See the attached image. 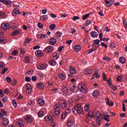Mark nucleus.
Listing matches in <instances>:
<instances>
[{"instance_id":"22","label":"nucleus","mask_w":127,"mask_h":127,"mask_svg":"<svg viewBox=\"0 0 127 127\" xmlns=\"http://www.w3.org/2000/svg\"><path fill=\"white\" fill-rule=\"evenodd\" d=\"M31 41H32V39H28V38H26V40L24 42V46H26L28 43H29Z\"/></svg>"},{"instance_id":"1","label":"nucleus","mask_w":127,"mask_h":127,"mask_svg":"<svg viewBox=\"0 0 127 127\" xmlns=\"http://www.w3.org/2000/svg\"><path fill=\"white\" fill-rule=\"evenodd\" d=\"M81 104H77L74 108L72 109V112L74 115H83V108L81 106Z\"/></svg>"},{"instance_id":"16","label":"nucleus","mask_w":127,"mask_h":127,"mask_svg":"<svg viewBox=\"0 0 127 127\" xmlns=\"http://www.w3.org/2000/svg\"><path fill=\"white\" fill-rule=\"evenodd\" d=\"M40 19L42 22L46 21L48 19V16L47 15H42L40 17Z\"/></svg>"},{"instance_id":"6","label":"nucleus","mask_w":127,"mask_h":127,"mask_svg":"<svg viewBox=\"0 0 127 127\" xmlns=\"http://www.w3.org/2000/svg\"><path fill=\"white\" fill-rule=\"evenodd\" d=\"M54 109L56 115L58 116L60 114V107L59 104H57L54 106Z\"/></svg>"},{"instance_id":"19","label":"nucleus","mask_w":127,"mask_h":127,"mask_svg":"<svg viewBox=\"0 0 127 127\" xmlns=\"http://www.w3.org/2000/svg\"><path fill=\"white\" fill-rule=\"evenodd\" d=\"M37 87L40 90H43L44 89V84L43 83H37Z\"/></svg>"},{"instance_id":"5","label":"nucleus","mask_w":127,"mask_h":127,"mask_svg":"<svg viewBox=\"0 0 127 127\" xmlns=\"http://www.w3.org/2000/svg\"><path fill=\"white\" fill-rule=\"evenodd\" d=\"M24 120L28 124H31L33 122V117L30 115H27L24 118Z\"/></svg>"},{"instance_id":"55","label":"nucleus","mask_w":127,"mask_h":127,"mask_svg":"<svg viewBox=\"0 0 127 127\" xmlns=\"http://www.w3.org/2000/svg\"><path fill=\"white\" fill-rule=\"evenodd\" d=\"M69 88H70V91H74V90H75V88H76V86L74 85H70Z\"/></svg>"},{"instance_id":"47","label":"nucleus","mask_w":127,"mask_h":127,"mask_svg":"<svg viewBox=\"0 0 127 127\" xmlns=\"http://www.w3.org/2000/svg\"><path fill=\"white\" fill-rule=\"evenodd\" d=\"M6 14L2 11H0V17H5Z\"/></svg>"},{"instance_id":"2","label":"nucleus","mask_w":127,"mask_h":127,"mask_svg":"<svg viewBox=\"0 0 127 127\" xmlns=\"http://www.w3.org/2000/svg\"><path fill=\"white\" fill-rule=\"evenodd\" d=\"M95 120L96 121V123L98 125L101 124V122L102 121V114L100 111H97L95 114Z\"/></svg>"},{"instance_id":"18","label":"nucleus","mask_w":127,"mask_h":127,"mask_svg":"<svg viewBox=\"0 0 127 127\" xmlns=\"http://www.w3.org/2000/svg\"><path fill=\"white\" fill-rule=\"evenodd\" d=\"M45 120L46 122H48V123H49V122H53V119H52V116H46Z\"/></svg>"},{"instance_id":"48","label":"nucleus","mask_w":127,"mask_h":127,"mask_svg":"<svg viewBox=\"0 0 127 127\" xmlns=\"http://www.w3.org/2000/svg\"><path fill=\"white\" fill-rule=\"evenodd\" d=\"M90 16V14L87 13L82 16V20H85L88 18V17Z\"/></svg>"},{"instance_id":"42","label":"nucleus","mask_w":127,"mask_h":127,"mask_svg":"<svg viewBox=\"0 0 127 127\" xmlns=\"http://www.w3.org/2000/svg\"><path fill=\"white\" fill-rule=\"evenodd\" d=\"M120 62H121V63H122V64H125V63H126V59H125V58L124 57H121L120 59Z\"/></svg>"},{"instance_id":"29","label":"nucleus","mask_w":127,"mask_h":127,"mask_svg":"<svg viewBox=\"0 0 127 127\" xmlns=\"http://www.w3.org/2000/svg\"><path fill=\"white\" fill-rule=\"evenodd\" d=\"M69 71L71 74H76V69L72 66H69Z\"/></svg>"},{"instance_id":"15","label":"nucleus","mask_w":127,"mask_h":127,"mask_svg":"<svg viewBox=\"0 0 127 127\" xmlns=\"http://www.w3.org/2000/svg\"><path fill=\"white\" fill-rule=\"evenodd\" d=\"M9 124V121L7 118H3L2 121V124L4 127H6V126H8Z\"/></svg>"},{"instance_id":"45","label":"nucleus","mask_w":127,"mask_h":127,"mask_svg":"<svg viewBox=\"0 0 127 127\" xmlns=\"http://www.w3.org/2000/svg\"><path fill=\"white\" fill-rule=\"evenodd\" d=\"M94 45H97V46H99L100 45V41L99 39H96L94 41Z\"/></svg>"},{"instance_id":"7","label":"nucleus","mask_w":127,"mask_h":127,"mask_svg":"<svg viewBox=\"0 0 127 127\" xmlns=\"http://www.w3.org/2000/svg\"><path fill=\"white\" fill-rule=\"evenodd\" d=\"M1 28L3 30H7V29H10V26L7 23H3L1 25Z\"/></svg>"},{"instance_id":"50","label":"nucleus","mask_w":127,"mask_h":127,"mask_svg":"<svg viewBox=\"0 0 127 127\" xmlns=\"http://www.w3.org/2000/svg\"><path fill=\"white\" fill-rule=\"evenodd\" d=\"M0 43L1 44H4V38L3 37H0Z\"/></svg>"},{"instance_id":"59","label":"nucleus","mask_w":127,"mask_h":127,"mask_svg":"<svg viewBox=\"0 0 127 127\" xmlns=\"http://www.w3.org/2000/svg\"><path fill=\"white\" fill-rule=\"evenodd\" d=\"M38 27L39 28L42 29V28H43V25L42 24V23H41L40 22H38Z\"/></svg>"},{"instance_id":"49","label":"nucleus","mask_w":127,"mask_h":127,"mask_svg":"<svg viewBox=\"0 0 127 127\" xmlns=\"http://www.w3.org/2000/svg\"><path fill=\"white\" fill-rule=\"evenodd\" d=\"M91 22L92 21H91V20H87L86 22L85 23V26H89V25L91 24Z\"/></svg>"},{"instance_id":"21","label":"nucleus","mask_w":127,"mask_h":127,"mask_svg":"<svg viewBox=\"0 0 127 127\" xmlns=\"http://www.w3.org/2000/svg\"><path fill=\"white\" fill-rule=\"evenodd\" d=\"M100 74H99V73L98 72V71H96L95 72V74L91 77V79L94 80V79H95V78H97V79H98V78L100 77Z\"/></svg>"},{"instance_id":"34","label":"nucleus","mask_w":127,"mask_h":127,"mask_svg":"<svg viewBox=\"0 0 127 127\" xmlns=\"http://www.w3.org/2000/svg\"><path fill=\"white\" fill-rule=\"evenodd\" d=\"M67 127H72L74 125V122L71 120H69L67 123H66Z\"/></svg>"},{"instance_id":"3","label":"nucleus","mask_w":127,"mask_h":127,"mask_svg":"<svg viewBox=\"0 0 127 127\" xmlns=\"http://www.w3.org/2000/svg\"><path fill=\"white\" fill-rule=\"evenodd\" d=\"M78 88L79 90H80L81 93H84V94L87 93V89L86 88V86L85 85H84V84L82 83H79Z\"/></svg>"},{"instance_id":"8","label":"nucleus","mask_w":127,"mask_h":127,"mask_svg":"<svg viewBox=\"0 0 127 127\" xmlns=\"http://www.w3.org/2000/svg\"><path fill=\"white\" fill-rule=\"evenodd\" d=\"M45 52H47V53H50L51 52H53L54 51V47L51 46H49L47 47L45 49H44Z\"/></svg>"},{"instance_id":"24","label":"nucleus","mask_w":127,"mask_h":127,"mask_svg":"<svg viewBox=\"0 0 127 127\" xmlns=\"http://www.w3.org/2000/svg\"><path fill=\"white\" fill-rule=\"evenodd\" d=\"M38 38H45L47 37V34H39L37 35Z\"/></svg>"},{"instance_id":"53","label":"nucleus","mask_w":127,"mask_h":127,"mask_svg":"<svg viewBox=\"0 0 127 127\" xmlns=\"http://www.w3.org/2000/svg\"><path fill=\"white\" fill-rule=\"evenodd\" d=\"M71 113V109L70 108H67L65 110V112L64 113L65 114L68 115Z\"/></svg>"},{"instance_id":"54","label":"nucleus","mask_w":127,"mask_h":127,"mask_svg":"<svg viewBox=\"0 0 127 127\" xmlns=\"http://www.w3.org/2000/svg\"><path fill=\"white\" fill-rule=\"evenodd\" d=\"M80 17L78 16H74L72 18V20H73L74 21H76V20H77V19H79Z\"/></svg>"},{"instance_id":"20","label":"nucleus","mask_w":127,"mask_h":127,"mask_svg":"<svg viewBox=\"0 0 127 127\" xmlns=\"http://www.w3.org/2000/svg\"><path fill=\"white\" fill-rule=\"evenodd\" d=\"M56 42H57V40H56L55 38H51L50 39V45H54Z\"/></svg>"},{"instance_id":"35","label":"nucleus","mask_w":127,"mask_h":127,"mask_svg":"<svg viewBox=\"0 0 127 127\" xmlns=\"http://www.w3.org/2000/svg\"><path fill=\"white\" fill-rule=\"evenodd\" d=\"M61 91L63 92V93L65 94L68 92V88H67V87L63 86Z\"/></svg>"},{"instance_id":"32","label":"nucleus","mask_w":127,"mask_h":127,"mask_svg":"<svg viewBox=\"0 0 127 127\" xmlns=\"http://www.w3.org/2000/svg\"><path fill=\"white\" fill-rule=\"evenodd\" d=\"M49 64L51 66H56L57 62L54 60H51L49 61Z\"/></svg>"},{"instance_id":"4","label":"nucleus","mask_w":127,"mask_h":127,"mask_svg":"<svg viewBox=\"0 0 127 127\" xmlns=\"http://www.w3.org/2000/svg\"><path fill=\"white\" fill-rule=\"evenodd\" d=\"M59 103L61 105L62 109H65L67 107V103L64 99L60 98L59 99Z\"/></svg>"},{"instance_id":"30","label":"nucleus","mask_w":127,"mask_h":127,"mask_svg":"<svg viewBox=\"0 0 127 127\" xmlns=\"http://www.w3.org/2000/svg\"><path fill=\"white\" fill-rule=\"evenodd\" d=\"M20 30H16L13 32L12 33V36H14V35H17V34H20Z\"/></svg>"},{"instance_id":"56","label":"nucleus","mask_w":127,"mask_h":127,"mask_svg":"<svg viewBox=\"0 0 127 127\" xmlns=\"http://www.w3.org/2000/svg\"><path fill=\"white\" fill-rule=\"evenodd\" d=\"M1 112L2 114H3V116H7V112H6L4 109H1Z\"/></svg>"},{"instance_id":"39","label":"nucleus","mask_w":127,"mask_h":127,"mask_svg":"<svg viewBox=\"0 0 127 127\" xmlns=\"http://www.w3.org/2000/svg\"><path fill=\"white\" fill-rule=\"evenodd\" d=\"M38 116L39 118H42L44 116V113L42 111H40L38 113Z\"/></svg>"},{"instance_id":"52","label":"nucleus","mask_w":127,"mask_h":127,"mask_svg":"<svg viewBox=\"0 0 127 127\" xmlns=\"http://www.w3.org/2000/svg\"><path fill=\"white\" fill-rule=\"evenodd\" d=\"M6 80L7 81V82L9 83V84H11V82H12V80L11 78L10 77H7L6 78Z\"/></svg>"},{"instance_id":"37","label":"nucleus","mask_w":127,"mask_h":127,"mask_svg":"<svg viewBox=\"0 0 127 127\" xmlns=\"http://www.w3.org/2000/svg\"><path fill=\"white\" fill-rule=\"evenodd\" d=\"M93 73V70L92 69H87L84 71V73L86 75H89Z\"/></svg>"},{"instance_id":"25","label":"nucleus","mask_w":127,"mask_h":127,"mask_svg":"<svg viewBox=\"0 0 127 127\" xmlns=\"http://www.w3.org/2000/svg\"><path fill=\"white\" fill-rule=\"evenodd\" d=\"M81 46H80L79 45H76L74 47V50H75V51H76V52H79V51L81 50Z\"/></svg>"},{"instance_id":"28","label":"nucleus","mask_w":127,"mask_h":127,"mask_svg":"<svg viewBox=\"0 0 127 127\" xmlns=\"http://www.w3.org/2000/svg\"><path fill=\"white\" fill-rule=\"evenodd\" d=\"M88 117L89 118H94L95 117V113L93 110H90L88 113Z\"/></svg>"},{"instance_id":"26","label":"nucleus","mask_w":127,"mask_h":127,"mask_svg":"<svg viewBox=\"0 0 127 127\" xmlns=\"http://www.w3.org/2000/svg\"><path fill=\"white\" fill-rule=\"evenodd\" d=\"M59 78H60V79L61 80H65V79H66V75L62 73H61L59 74Z\"/></svg>"},{"instance_id":"44","label":"nucleus","mask_w":127,"mask_h":127,"mask_svg":"<svg viewBox=\"0 0 127 127\" xmlns=\"http://www.w3.org/2000/svg\"><path fill=\"white\" fill-rule=\"evenodd\" d=\"M24 62L26 64H28L30 62V59L29 58V57L27 56L25 58Z\"/></svg>"},{"instance_id":"40","label":"nucleus","mask_w":127,"mask_h":127,"mask_svg":"<svg viewBox=\"0 0 127 127\" xmlns=\"http://www.w3.org/2000/svg\"><path fill=\"white\" fill-rule=\"evenodd\" d=\"M56 28V25L55 24H52L49 26V28L51 30H54L55 28Z\"/></svg>"},{"instance_id":"27","label":"nucleus","mask_w":127,"mask_h":127,"mask_svg":"<svg viewBox=\"0 0 127 127\" xmlns=\"http://www.w3.org/2000/svg\"><path fill=\"white\" fill-rule=\"evenodd\" d=\"M104 120L107 122V123H109L110 122V115H104Z\"/></svg>"},{"instance_id":"41","label":"nucleus","mask_w":127,"mask_h":127,"mask_svg":"<svg viewBox=\"0 0 127 127\" xmlns=\"http://www.w3.org/2000/svg\"><path fill=\"white\" fill-rule=\"evenodd\" d=\"M91 36L92 37H97L98 36V33L95 31H93L91 33Z\"/></svg>"},{"instance_id":"14","label":"nucleus","mask_w":127,"mask_h":127,"mask_svg":"<svg viewBox=\"0 0 127 127\" xmlns=\"http://www.w3.org/2000/svg\"><path fill=\"white\" fill-rule=\"evenodd\" d=\"M17 126L19 127H23L24 125V122L22 120L17 121L16 123Z\"/></svg>"},{"instance_id":"13","label":"nucleus","mask_w":127,"mask_h":127,"mask_svg":"<svg viewBox=\"0 0 127 127\" xmlns=\"http://www.w3.org/2000/svg\"><path fill=\"white\" fill-rule=\"evenodd\" d=\"M12 14L13 16L16 15V14H20L19 9H18V8H15L13 10Z\"/></svg>"},{"instance_id":"9","label":"nucleus","mask_w":127,"mask_h":127,"mask_svg":"<svg viewBox=\"0 0 127 127\" xmlns=\"http://www.w3.org/2000/svg\"><path fill=\"white\" fill-rule=\"evenodd\" d=\"M0 2H2L4 4H5L7 7H10L11 6V1L8 0H0Z\"/></svg>"},{"instance_id":"46","label":"nucleus","mask_w":127,"mask_h":127,"mask_svg":"<svg viewBox=\"0 0 127 127\" xmlns=\"http://www.w3.org/2000/svg\"><path fill=\"white\" fill-rule=\"evenodd\" d=\"M95 49H93V48L91 49H89L88 50H87L86 52V54H90V53H92V52H94V51H95Z\"/></svg>"},{"instance_id":"10","label":"nucleus","mask_w":127,"mask_h":127,"mask_svg":"<svg viewBox=\"0 0 127 127\" xmlns=\"http://www.w3.org/2000/svg\"><path fill=\"white\" fill-rule=\"evenodd\" d=\"M47 68V64H39L37 66L38 70H45Z\"/></svg>"},{"instance_id":"33","label":"nucleus","mask_w":127,"mask_h":127,"mask_svg":"<svg viewBox=\"0 0 127 127\" xmlns=\"http://www.w3.org/2000/svg\"><path fill=\"white\" fill-rule=\"evenodd\" d=\"M35 105V101L34 100H31L29 101L27 104L28 106H34Z\"/></svg>"},{"instance_id":"60","label":"nucleus","mask_w":127,"mask_h":127,"mask_svg":"<svg viewBox=\"0 0 127 127\" xmlns=\"http://www.w3.org/2000/svg\"><path fill=\"white\" fill-rule=\"evenodd\" d=\"M16 83H17V81H16V80L14 79L13 81L12 80L11 84L13 86H15V85H16Z\"/></svg>"},{"instance_id":"57","label":"nucleus","mask_w":127,"mask_h":127,"mask_svg":"<svg viewBox=\"0 0 127 127\" xmlns=\"http://www.w3.org/2000/svg\"><path fill=\"white\" fill-rule=\"evenodd\" d=\"M122 79H123V76H122V75L118 76L117 77L118 82H122Z\"/></svg>"},{"instance_id":"11","label":"nucleus","mask_w":127,"mask_h":127,"mask_svg":"<svg viewBox=\"0 0 127 127\" xmlns=\"http://www.w3.org/2000/svg\"><path fill=\"white\" fill-rule=\"evenodd\" d=\"M26 94H30L31 93V91H32V87H31V85L29 84H27L26 85Z\"/></svg>"},{"instance_id":"12","label":"nucleus","mask_w":127,"mask_h":127,"mask_svg":"<svg viewBox=\"0 0 127 127\" xmlns=\"http://www.w3.org/2000/svg\"><path fill=\"white\" fill-rule=\"evenodd\" d=\"M105 3H106V6L110 7L111 5H113L115 3V0H112L110 1L105 0Z\"/></svg>"},{"instance_id":"61","label":"nucleus","mask_w":127,"mask_h":127,"mask_svg":"<svg viewBox=\"0 0 127 127\" xmlns=\"http://www.w3.org/2000/svg\"><path fill=\"white\" fill-rule=\"evenodd\" d=\"M66 117H67V114H66V113H63L62 115V119H63V120H64V119L66 118Z\"/></svg>"},{"instance_id":"62","label":"nucleus","mask_w":127,"mask_h":127,"mask_svg":"<svg viewBox=\"0 0 127 127\" xmlns=\"http://www.w3.org/2000/svg\"><path fill=\"white\" fill-rule=\"evenodd\" d=\"M25 80L26 82H30V81H31V78L28 76H27L25 77Z\"/></svg>"},{"instance_id":"43","label":"nucleus","mask_w":127,"mask_h":127,"mask_svg":"<svg viewBox=\"0 0 127 127\" xmlns=\"http://www.w3.org/2000/svg\"><path fill=\"white\" fill-rule=\"evenodd\" d=\"M53 56L54 59L57 60V59L59 58V54L58 53L53 54Z\"/></svg>"},{"instance_id":"51","label":"nucleus","mask_w":127,"mask_h":127,"mask_svg":"<svg viewBox=\"0 0 127 127\" xmlns=\"http://www.w3.org/2000/svg\"><path fill=\"white\" fill-rule=\"evenodd\" d=\"M103 60L104 61H107V62H109V61H111V58H110L108 57H104L103 58Z\"/></svg>"},{"instance_id":"64","label":"nucleus","mask_w":127,"mask_h":127,"mask_svg":"<svg viewBox=\"0 0 127 127\" xmlns=\"http://www.w3.org/2000/svg\"><path fill=\"white\" fill-rule=\"evenodd\" d=\"M123 23H124V26L125 27V29H126V30H127V21L124 20Z\"/></svg>"},{"instance_id":"63","label":"nucleus","mask_w":127,"mask_h":127,"mask_svg":"<svg viewBox=\"0 0 127 127\" xmlns=\"http://www.w3.org/2000/svg\"><path fill=\"white\" fill-rule=\"evenodd\" d=\"M7 70H8V69L7 68H4L3 69H2V74H5V72H6V71H7Z\"/></svg>"},{"instance_id":"17","label":"nucleus","mask_w":127,"mask_h":127,"mask_svg":"<svg viewBox=\"0 0 127 127\" xmlns=\"http://www.w3.org/2000/svg\"><path fill=\"white\" fill-rule=\"evenodd\" d=\"M35 54H36V56H38V57H41L42 56H43V54L42 53V52L39 50H37Z\"/></svg>"},{"instance_id":"23","label":"nucleus","mask_w":127,"mask_h":127,"mask_svg":"<svg viewBox=\"0 0 127 127\" xmlns=\"http://www.w3.org/2000/svg\"><path fill=\"white\" fill-rule=\"evenodd\" d=\"M38 103L41 106H43L45 104V101L43 99L40 98L38 100Z\"/></svg>"},{"instance_id":"58","label":"nucleus","mask_w":127,"mask_h":127,"mask_svg":"<svg viewBox=\"0 0 127 127\" xmlns=\"http://www.w3.org/2000/svg\"><path fill=\"white\" fill-rule=\"evenodd\" d=\"M12 55H14V56H16L18 54V52L16 50H14L12 53Z\"/></svg>"},{"instance_id":"36","label":"nucleus","mask_w":127,"mask_h":127,"mask_svg":"<svg viewBox=\"0 0 127 127\" xmlns=\"http://www.w3.org/2000/svg\"><path fill=\"white\" fill-rule=\"evenodd\" d=\"M106 100L107 101V103L109 105V106H111V107H113V106H114V102H113V101H110L109 98H107Z\"/></svg>"},{"instance_id":"38","label":"nucleus","mask_w":127,"mask_h":127,"mask_svg":"<svg viewBox=\"0 0 127 127\" xmlns=\"http://www.w3.org/2000/svg\"><path fill=\"white\" fill-rule=\"evenodd\" d=\"M99 94H100V92L98 91L95 90L93 92V93L92 94V96L93 97H98V96H99Z\"/></svg>"},{"instance_id":"31","label":"nucleus","mask_w":127,"mask_h":127,"mask_svg":"<svg viewBox=\"0 0 127 127\" xmlns=\"http://www.w3.org/2000/svg\"><path fill=\"white\" fill-rule=\"evenodd\" d=\"M84 110L85 112H88L90 110V104L86 103L84 106Z\"/></svg>"}]
</instances>
